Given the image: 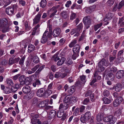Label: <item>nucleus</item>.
I'll return each mask as SVG.
<instances>
[{
  "label": "nucleus",
  "mask_w": 124,
  "mask_h": 124,
  "mask_svg": "<svg viewBox=\"0 0 124 124\" xmlns=\"http://www.w3.org/2000/svg\"><path fill=\"white\" fill-rule=\"evenodd\" d=\"M46 36L47 37V38L49 39H51L52 38V32H48L46 30L44 33Z\"/></svg>",
  "instance_id": "4be33fe9"
},
{
  "label": "nucleus",
  "mask_w": 124,
  "mask_h": 124,
  "mask_svg": "<svg viewBox=\"0 0 124 124\" xmlns=\"http://www.w3.org/2000/svg\"><path fill=\"white\" fill-rule=\"evenodd\" d=\"M72 86L71 88L69 89L68 90V92L70 94H72L75 91V88L74 87Z\"/></svg>",
  "instance_id": "ea45409f"
},
{
  "label": "nucleus",
  "mask_w": 124,
  "mask_h": 124,
  "mask_svg": "<svg viewBox=\"0 0 124 124\" xmlns=\"http://www.w3.org/2000/svg\"><path fill=\"white\" fill-rule=\"evenodd\" d=\"M76 33V34L74 35L75 37H77L79 35V33L78 31V30L76 29H73L71 30L70 32V34L71 35H72Z\"/></svg>",
  "instance_id": "dca6fc26"
},
{
  "label": "nucleus",
  "mask_w": 124,
  "mask_h": 124,
  "mask_svg": "<svg viewBox=\"0 0 124 124\" xmlns=\"http://www.w3.org/2000/svg\"><path fill=\"white\" fill-rule=\"evenodd\" d=\"M8 86L9 87H12L13 86V83L12 80L10 79H7L6 81Z\"/></svg>",
  "instance_id": "a211bd4d"
},
{
  "label": "nucleus",
  "mask_w": 124,
  "mask_h": 124,
  "mask_svg": "<svg viewBox=\"0 0 124 124\" xmlns=\"http://www.w3.org/2000/svg\"><path fill=\"white\" fill-rule=\"evenodd\" d=\"M8 22L5 18L0 19V28H2V31L5 33L9 31V27L7 26Z\"/></svg>",
  "instance_id": "f257e3e1"
},
{
  "label": "nucleus",
  "mask_w": 124,
  "mask_h": 124,
  "mask_svg": "<svg viewBox=\"0 0 124 124\" xmlns=\"http://www.w3.org/2000/svg\"><path fill=\"white\" fill-rule=\"evenodd\" d=\"M45 90L43 88L39 89L36 93L37 95L39 97H44Z\"/></svg>",
  "instance_id": "9b49d317"
},
{
  "label": "nucleus",
  "mask_w": 124,
  "mask_h": 124,
  "mask_svg": "<svg viewBox=\"0 0 124 124\" xmlns=\"http://www.w3.org/2000/svg\"><path fill=\"white\" fill-rule=\"evenodd\" d=\"M53 59L55 61H57V60H59L60 59L59 57L58 56L57 54H55L53 56Z\"/></svg>",
  "instance_id": "69168bd1"
},
{
  "label": "nucleus",
  "mask_w": 124,
  "mask_h": 124,
  "mask_svg": "<svg viewBox=\"0 0 124 124\" xmlns=\"http://www.w3.org/2000/svg\"><path fill=\"white\" fill-rule=\"evenodd\" d=\"M65 40L64 38H62L60 39L59 41L60 45L62 46V45L65 42Z\"/></svg>",
  "instance_id": "680f3d73"
},
{
  "label": "nucleus",
  "mask_w": 124,
  "mask_h": 124,
  "mask_svg": "<svg viewBox=\"0 0 124 124\" xmlns=\"http://www.w3.org/2000/svg\"><path fill=\"white\" fill-rule=\"evenodd\" d=\"M24 24L25 26L26 31H28L31 28V27L28 25V23L27 21H25L24 23Z\"/></svg>",
  "instance_id": "e433bc0d"
},
{
  "label": "nucleus",
  "mask_w": 124,
  "mask_h": 124,
  "mask_svg": "<svg viewBox=\"0 0 124 124\" xmlns=\"http://www.w3.org/2000/svg\"><path fill=\"white\" fill-rule=\"evenodd\" d=\"M114 2V0H108L107 2V4L108 6H111L113 4Z\"/></svg>",
  "instance_id": "a19ab883"
},
{
  "label": "nucleus",
  "mask_w": 124,
  "mask_h": 124,
  "mask_svg": "<svg viewBox=\"0 0 124 124\" xmlns=\"http://www.w3.org/2000/svg\"><path fill=\"white\" fill-rule=\"evenodd\" d=\"M83 21L86 29L90 27V25L94 23L92 19L88 16H86L84 17Z\"/></svg>",
  "instance_id": "7ed1b4c3"
},
{
  "label": "nucleus",
  "mask_w": 124,
  "mask_h": 124,
  "mask_svg": "<svg viewBox=\"0 0 124 124\" xmlns=\"http://www.w3.org/2000/svg\"><path fill=\"white\" fill-rule=\"evenodd\" d=\"M85 108V107L84 106L82 105L79 108V112L80 113L83 112Z\"/></svg>",
  "instance_id": "5fc2aeb1"
},
{
  "label": "nucleus",
  "mask_w": 124,
  "mask_h": 124,
  "mask_svg": "<svg viewBox=\"0 0 124 124\" xmlns=\"http://www.w3.org/2000/svg\"><path fill=\"white\" fill-rule=\"evenodd\" d=\"M102 25V23H101L99 24H98L95 25L94 28V30L95 31H96L98 28L101 26Z\"/></svg>",
  "instance_id": "09e8293b"
},
{
  "label": "nucleus",
  "mask_w": 124,
  "mask_h": 124,
  "mask_svg": "<svg viewBox=\"0 0 124 124\" xmlns=\"http://www.w3.org/2000/svg\"><path fill=\"white\" fill-rule=\"evenodd\" d=\"M40 66L39 64H37L35 65L33 68L31 69V70L34 72Z\"/></svg>",
  "instance_id": "603ef678"
},
{
  "label": "nucleus",
  "mask_w": 124,
  "mask_h": 124,
  "mask_svg": "<svg viewBox=\"0 0 124 124\" xmlns=\"http://www.w3.org/2000/svg\"><path fill=\"white\" fill-rule=\"evenodd\" d=\"M102 100L104 103L105 104H108L111 102V100L107 98L104 97L103 98Z\"/></svg>",
  "instance_id": "c9c22d12"
},
{
  "label": "nucleus",
  "mask_w": 124,
  "mask_h": 124,
  "mask_svg": "<svg viewBox=\"0 0 124 124\" xmlns=\"http://www.w3.org/2000/svg\"><path fill=\"white\" fill-rule=\"evenodd\" d=\"M61 111L59 110L57 112V116L59 118L62 117L61 120L62 121H64L66 118L67 115L65 113H63V111L62 112Z\"/></svg>",
  "instance_id": "0eeeda50"
},
{
  "label": "nucleus",
  "mask_w": 124,
  "mask_h": 124,
  "mask_svg": "<svg viewBox=\"0 0 124 124\" xmlns=\"http://www.w3.org/2000/svg\"><path fill=\"white\" fill-rule=\"evenodd\" d=\"M4 93L6 94H9L11 92V90L9 88L7 87L5 90H4Z\"/></svg>",
  "instance_id": "6e6d98bb"
},
{
  "label": "nucleus",
  "mask_w": 124,
  "mask_h": 124,
  "mask_svg": "<svg viewBox=\"0 0 124 124\" xmlns=\"http://www.w3.org/2000/svg\"><path fill=\"white\" fill-rule=\"evenodd\" d=\"M56 112L54 110H51L49 113V116L51 118L54 117L56 115Z\"/></svg>",
  "instance_id": "f704fd0d"
},
{
  "label": "nucleus",
  "mask_w": 124,
  "mask_h": 124,
  "mask_svg": "<svg viewBox=\"0 0 124 124\" xmlns=\"http://www.w3.org/2000/svg\"><path fill=\"white\" fill-rule=\"evenodd\" d=\"M124 20L123 17L119 18L118 23V24L121 27L124 26V22H123Z\"/></svg>",
  "instance_id": "b1692460"
},
{
  "label": "nucleus",
  "mask_w": 124,
  "mask_h": 124,
  "mask_svg": "<svg viewBox=\"0 0 124 124\" xmlns=\"http://www.w3.org/2000/svg\"><path fill=\"white\" fill-rule=\"evenodd\" d=\"M71 98L70 96L67 95L63 99V101L65 103L69 102L71 101Z\"/></svg>",
  "instance_id": "c756f323"
},
{
  "label": "nucleus",
  "mask_w": 124,
  "mask_h": 124,
  "mask_svg": "<svg viewBox=\"0 0 124 124\" xmlns=\"http://www.w3.org/2000/svg\"><path fill=\"white\" fill-rule=\"evenodd\" d=\"M77 42V40H73L69 45V47L70 48L72 47Z\"/></svg>",
  "instance_id": "49530a36"
},
{
  "label": "nucleus",
  "mask_w": 124,
  "mask_h": 124,
  "mask_svg": "<svg viewBox=\"0 0 124 124\" xmlns=\"http://www.w3.org/2000/svg\"><path fill=\"white\" fill-rule=\"evenodd\" d=\"M90 99L89 98H85L82 102V103L84 105H86L89 101Z\"/></svg>",
  "instance_id": "de8ad7c7"
},
{
  "label": "nucleus",
  "mask_w": 124,
  "mask_h": 124,
  "mask_svg": "<svg viewBox=\"0 0 124 124\" xmlns=\"http://www.w3.org/2000/svg\"><path fill=\"white\" fill-rule=\"evenodd\" d=\"M66 64L68 65L72 64L73 63V62L70 59H67L65 62Z\"/></svg>",
  "instance_id": "8fccbe9b"
},
{
  "label": "nucleus",
  "mask_w": 124,
  "mask_h": 124,
  "mask_svg": "<svg viewBox=\"0 0 124 124\" xmlns=\"http://www.w3.org/2000/svg\"><path fill=\"white\" fill-rule=\"evenodd\" d=\"M46 4V0H41L40 3V7L42 8H44Z\"/></svg>",
  "instance_id": "2f4dec72"
},
{
  "label": "nucleus",
  "mask_w": 124,
  "mask_h": 124,
  "mask_svg": "<svg viewBox=\"0 0 124 124\" xmlns=\"http://www.w3.org/2000/svg\"><path fill=\"white\" fill-rule=\"evenodd\" d=\"M60 6L59 5L54 6L49 10L47 12L48 13H49L50 11L53 12L50 15V17H52L55 15L57 11V9H58L59 10H61V8L59 9Z\"/></svg>",
  "instance_id": "20e7f679"
},
{
  "label": "nucleus",
  "mask_w": 124,
  "mask_h": 124,
  "mask_svg": "<svg viewBox=\"0 0 124 124\" xmlns=\"http://www.w3.org/2000/svg\"><path fill=\"white\" fill-rule=\"evenodd\" d=\"M44 65H43L40 66L35 73V75H37L40 74L41 71L44 69L45 67Z\"/></svg>",
  "instance_id": "5701e85b"
},
{
  "label": "nucleus",
  "mask_w": 124,
  "mask_h": 124,
  "mask_svg": "<svg viewBox=\"0 0 124 124\" xmlns=\"http://www.w3.org/2000/svg\"><path fill=\"white\" fill-rule=\"evenodd\" d=\"M28 52L30 53L34 50L35 47L33 45L30 44L28 46Z\"/></svg>",
  "instance_id": "cd10ccee"
},
{
  "label": "nucleus",
  "mask_w": 124,
  "mask_h": 124,
  "mask_svg": "<svg viewBox=\"0 0 124 124\" xmlns=\"http://www.w3.org/2000/svg\"><path fill=\"white\" fill-rule=\"evenodd\" d=\"M92 94V92L91 91L89 90L85 93V96L86 97H87L89 96H90L91 94Z\"/></svg>",
  "instance_id": "e2e57ef3"
},
{
  "label": "nucleus",
  "mask_w": 124,
  "mask_h": 124,
  "mask_svg": "<svg viewBox=\"0 0 124 124\" xmlns=\"http://www.w3.org/2000/svg\"><path fill=\"white\" fill-rule=\"evenodd\" d=\"M122 87V86L121 84L120 83H118L116 84L115 87L114 88L116 92L120 91L121 90Z\"/></svg>",
  "instance_id": "aec40b11"
},
{
  "label": "nucleus",
  "mask_w": 124,
  "mask_h": 124,
  "mask_svg": "<svg viewBox=\"0 0 124 124\" xmlns=\"http://www.w3.org/2000/svg\"><path fill=\"white\" fill-rule=\"evenodd\" d=\"M113 16V15L111 13H108L106 16V17L108 20H110L111 19Z\"/></svg>",
  "instance_id": "37998d69"
},
{
  "label": "nucleus",
  "mask_w": 124,
  "mask_h": 124,
  "mask_svg": "<svg viewBox=\"0 0 124 124\" xmlns=\"http://www.w3.org/2000/svg\"><path fill=\"white\" fill-rule=\"evenodd\" d=\"M52 93V91L47 90V91H44V97H47L49 96Z\"/></svg>",
  "instance_id": "412c9836"
},
{
  "label": "nucleus",
  "mask_w": 124,
  "mask_h": 124,
  "mask_svg": "<svg viewBox=\"0 0 124 124\" xmlns=\"http://www.w3.org/2000/svg\"><path fill=\"white\" fill-rule=\"evenodd\" d=\"M41 15V14L39 12L36 16L33 19V23L34 24H37L39 22L40 20Z\"/></svg>",
  "instance_id": "9d476101"
},
{
  "label": "nucleus",
  "mask_w": 124,
  "mask_h": 124,
  "mask_svg": "<svg viewBox=\"0 0 124 124\" xmlns=\"http://www.w3.org/2000/svg\"><path fill=\"white\" fill-rule=\"evenodd\" d=\"M83 27V24L82 23H80L78 26L77 28L76 29L79 32V33L81 31V30L82 29Z\"/></svg>",
  "instance_id": "58836bf2"
},
{
  "label": "nucleus",
  "mask_w": 124,
  "mask_h": 124,
  "mask_svg": "<svg viewBox=\"0 0 124 124\" xmlns=\"http://www.w3.org/2000/svg\"><path fill=\"white\" fill-rule=\"evenodd\" d=\"M26 78L25 76L22 75L19 78V80L21 85H28L30 84V82L28 80L25 81Z\"/></svg>",
  "instance_id": "423d86ee"
},
{
  "label": "nucleus",
  "mask_w": 124,
  "mask_h": 124,
  "mask_svg": "<svg viewBox=\"0 0 124 124\" xmlns=\"http://www.w3.org/2000/svg\"><path fill=\"white\" fill-rule=\"evenodd\" d=\"M47 104L46 101H44L40 103L39 104L38 106L39 108L45 107L47 105Z\"/></svg>",
  "instance_id": "a878e982"
},
{
  "label": "nucleus",
  "mask_w": 124,
  "mask_h": 124,
  "mask_svg": "<svg viewBox=\"0 0 124 124\" xmlns=\"http://www.w3.org/2000/svg\"><path fill=\"white\" fill-rule=\"evenodd\" d=\"M79 112V108H77L74 110L73 113V114L75 116H77Z\"/></svg>",
  "instance_id": "13d9d810"
},
{
  "label": "nucleus",
  "mask_w": 124,
  "mask_h": 124,
  "mask_svg": "<svg viewBox=\"0 0 124 124\" xmlns=\"http://www.w3.org/2000/svg\"><path fill=\"white\" fill-rule=\"evenodd\" d=\"M7 63V61L5 60H4L1 62L0 65H1L3 66V65H6Z\"/></svg>",
  "instance_id": "0e129e2a"
},
{
  "label": "nucleus",
  "mask_w": 124,
  "mask_h": 124,
  "mask_svg": "<svg viewBox=\"0 0 124 124\" xmlns=\"http://www.w3.org/2000/svg\"><path fill=\"white\" fill-rule=\"evenodd\" d=\"M124 72L123 70H120L118 71L116 74V77L118 79H120L123 77Z\"/></svg>",
  "instance_id": "4468645a"
},
{
  "label": "nucleus",
  "mask_w": 124,
  "mask_h": 124,
  "mask_svg": "<svg viewBox=\"0 0 124 124\" xmlns=\"http://www.w3.org/2000/svg\"><path fill=\"white\" fill-rule=\"evenodd\" d=\"M124 6V0H122L119 3L118 9H120Z\"/></svg>",
  "instance_id": "a18cd8bd"
},
{
  "label": "nucleus",
  "mask_w": 124,
  "mask_h": 124,
  "mask_svg": "<svg viewBox=\"0 0 124 124\" xmlns=\"http://www.w3.org/2000/svg\"><path fill=\"white\" fill-rule=\"evenodd\" d=\"M69 105L67 104H63L62 103L60 104L59 108V110H63L64 111V110L67 109L69 108Z\"/></svg>",
  "instance_id": "f8f14e48"
},
{
  "label": "nucleus",
  "mask_w": 124,
  "mask_h": 124,
  "mask_svg": "<svg viewBox=\"0 0 124 124\" xmlns=\"http://www.w3.org/2000/svg\"><path fill=\"white\" fill-rule=\"evenodd\" d=\"M84 115L88 119V120L91 117V113L89 111L86 112Z\"/></svg>",
  "instance_id": "79ce46f5"
},
{
  "label": "nucleus",
  "mask_w": 124,
  "mask_h": 124,
  "mask_svg": "<svg viewBox=\"0 0 124 124\" xmlns=\"http://www.w3.org/2000/svg\"><path fill=\"white\" fill-rule=\"evenodd\" d=\"M104 115L102 113H99L97 115V120L98 122H100L103 119Z\"/></svg>",
  "instance_id": "6ab92c4d"
},
{
  "label": "nucleus",
  "mask_w": 124,
  "mask_h": 124,
  "mask_svg": "<svg viewBox=\"0 0 124 124\" xmlns=\"http://www.w3.org/2000/svg\"><path fill=\"white\" fill-rule=\"evenodd\" d=\"M116 119L113 116H110L105 117L104 121L106 122H109L110 124H114L116 121Z\"/></svg>",
  "instance_id": "39448f33"
},
{
  "label": "nucleus",
  "mask_w": 124,
  "mask_h": 124,
  "mask_svg": "<svg viewBox=\"0 0 124 124\" xmlns=\"http://www.w3.org/2000/svg\"><path fill=\"white\" fill-rule=\"evenodd\" d=\"M13 8L11 7L7 8L5 10L6 13L9 15H12L14 13Z\"/></svg>",
  "instance_id": "ddd939ff"
},
{
  "label": "nucleus",
  "mask_w": 124,
  "mask_h": 124,
  "mask_svg": "<svg viewBox=\"0 0 124 124\" xmlns=\"http://www.w3.org/2000/svg\"><path fill=\"white\" fill-rule=\"evenodd\" d=\"M114 7L112 10L113 11H116L117 9H118V5L117 3H115L114 5Z\"/></svg>",
  "instance_id": "4d7b16f0"
},
{
  "label": "nucleus",
  "mask_w": 124,
  "mask_h": 124,
  "mask_svg": "<svg viewBox=\"0 0 124 124\" xmlns=\"http://www.w3.org/2000/svg\"><path fill=\"white\" fill-rule=\"evenodd\" d=\"M109 92L107 90H105L103 92V95L104 96L108 97L110 94Z\"/></svg>",
  "instance_id": "c03bdc74"
},
{
  "label": "nucleus",
  "mask_w": 124,
  "mask_h": 124,
  "mask_svg": "<svg viewBox=\"0 0 124 124\" xmlns=\"http://www.w3.org/2000/svg\"><path fill=\"white\" fill-rule=\"evenodd\" d=\"M47 37L46 36L44 33L42 38L41 39L40 42L41 43H45L47 42Z\"/></svg>",
  "instance_id": "c85d7f7f"
},
{
  "label": "nucleus",
  "mask_w": 124,
  "mask_h": 124,
  "mask_svg": "<svg viewBox=\"0 0 124 124\" xmlns=\"http://www.w3.org/2000/svg\"><path fill=\"white\" fill-rule=\"evenodd\" d=\"M108 65L107 62L105 59L103 58L99 62L97 67V69L100 72H101L105 69L104 66H107Z\"/></svg>",
  "instance_id": "f03ea898"
},
{
  "label": "nucleus",
  "mask_w": 124,
  "mask_h": 124,
  "mask_svg": "<svg viewBox=\"0 0 124 124\" xmlns=\"http://www.w3.org/2000/svg\"><path fill=\"white\" fill-rule=\"evenodd\" d=\"M65 59L64 58L62 57L60 59L58 62L57 65L58 66H60L62 65L64 62Z\"/></svg>",
  "instance_id": "7c9ffc66"
},
{
  "label": "nucleus",
  "mask_w": 124,
  "mask_h": 124,
  "mask_svg": "<svg viewBox=\"0 0 124 124\" xmlns=\"http://www.w3.org/2000/svg\"><path fill=\"white\" fill-rule=\"evenodd\" d=\"M61 16L64 19L66 18L68 16V15L67 14V12L66 11H63L61 13Z\"/></svg>",
  "instance_id": "4c0bfd02"
},
{
  "label": "nucleus",
  "mask_w": 124,
  "mask_h": 124,
  "mask_svg": "<svg viewBox=\"0 0 124 124\" xmlns=\"http://www.w3.org/2000/svg\"><path fill=\"white\" fill-rule=\"evenodd\" d=\"M39 26V24H38L34 28L33 30V32L31 34L32 35H34L36 32L39 31V29L38 28Z\"/></svg>",
  "instance_id": "393cba45"
},
{
  "label": "nucleus",
  "mask_w": 124,
  "mask_h": 124,
  "mask_svg": "<svg viewBox=\"0 0 124 124\" xmlns=\"http://www.w3.org/2000/svg\"><path fill=\"white\" fill-rule=\"evenodd\" d=\"M80 120L82 123H85L88 120V119L84 115L81 116L80 118Z\"/></svg>",
  "instance_id": "72a5a7b5"
},
{
  "label": "nucleus",
  "mask_w": 124,
  "mask_h": 124,
  "mask_svg": "<svg viewBox=\"0 0 124 124\" xmlns=\"http://www.w3.org/2000/svg\"><path fill=\"white\" fill-rule=\"evenodd\" d=\"M22 91L24 93H29L31 91L30 87L28 86H26L23 87L22 89Z\"/></svg>",
  "instance_id": "2eb2a0df"
},
{
  "label": "nucleus",
  "mask_w": 124,
  "mask_h": 124,
  "mask_svg": "<svg viewBox=\"0 0 124 124\" xmlns=\"http://www.w3.org/2000/svg\"><path fill=\"white\" fill-rule=\"evenodd\" d=\"M32 59L33 62L35 63H38L39 61V58L37 55L34 56Z\"/></svg>",
  "instance_id": "473e14b6"
},
{
  "label": "nucleus",
  "mask_w": 124,
  "mask_h": 124,
  "mask_svg": "<svg viewBox=\"0 0 124 124\" xmlns=\"http://www.w3.org/2000/svg\"><path fill=\"white\" fill-rule=\"evenodd\" d=\"M40 66L39 64H37L35 65L33 68L31 69V70L34 72Z\"/></svg>",
  "instance_id": "3c124183"
},
{
  "label": "nucleus",
  "mask_w": 124,
  "mask_h": 124,
  "mask_svg": "<svg viewBox=\"0 0 124 124\" xmlns=\"http://www.w3.org/2000/svg\"><path fill=\"white\" fill-rule=\"evenodd\" d=\"M25 58V57L24 56H23L22 58L19 62V64L20 65H22L23 64Z\"/></svg>",
  "instance_id": "052dcab7"
},
{
  "label": "nucleus",
  "mask_w": 124,
  "mask_h": 124,
  "mask_svg": "<svg viewBox=\"0 0 124 124\" xmlns=\"http://www.w3.org/2000/svg\"><path fill=\"white\" fill-rule=\"evenodd\" d=\"M60 73L56 72L54 74V77L56 78H60Z\"/></svg>",
  "instance_id": "338daca9"
},
{
  "label": "nucleus",
  "mask_w": 124,
  "mask_h": 124,
  "mask_svg": "<svg viewBox=\"0 0 124 124\" xmlns=\"http://www.w3.org/2000/svg\"><path fill=\"white\" fill-rule=\"evenodd\" d=\"M123 100L122 98L121 97H118L114 100L113 102V105L115 107H117L120 104Z\"/></svg>",
  "instance_id": "6e6552de"
},
{
  "label": "nucleus",
  "mask_w": 124,
  "mask_h": 124,
  "mask_svg": "<svg viewBox=\"0 0 124 124\" xmlns=\"http://www.w3.org/2000/svg\"><path fill=\"white\" fill-rule=\"evenodd\" d=\"M14 61L13 58H10L9 60L8 64L10 65L13 64L14 63Z\"/></svg>",
  "instance_id": "bf43d9fd"
},
{
  "label": "nucleus",
  "mask_w": 124,
  "mask_h": 124,
  "mask_svg": "<svg viewBox=\"0 0 124 124\" xmlns=\"http://www.w3.org/2000/svg\"><path fill=\"white\" fill-rule=\"evenodd\" d=\"M61 29L59 28H55L53 31L52 34L54 37L58 36L60 35Z\"/></svg>",
  "instance_id": "1a4fd4ad"
},
{
  "label": "nucleus",
  "mask_w": 124,
  "mask_h": 124,
  "mask_svg": "<svg viewBox=\"0 0 124 124\" xmlns=\"http://www.w3.org/2000/svg\"><path fill=\"white\" fill-rule=\"evenodd\" d=\"M76 17V14L74 13H72L71 14L70 16V20H73Z\"/></svg>",
  "instance_id": "864d4df0"
},
{
  "label": "nucleus",
  "mask_w": 124,
  "mask_h": 124,
  "mask_svg": "<svg viewBox=\"0 0 124 124\" xmlns=\"http://www.w3.org/2000/svg\"><path fill=\"white\" fill-rule=\"evenodd\" d=\"M80 77L81 80V81H83L84 82H85V76L84 75H82L80 76Z\"/></svg>",
  "instance_id": "774afa93"
},
{
  "label": "nucleus",
  "mask_w": 124,
  "mask_h": 124,
  "mask_svg": "<svg viewBox=\"0 0 124 124\" xmlns=\"http://www.w3.org/2000/svg\"><path fill=\"white\" fill-rule=\"evenodd\" d=\"M80 47L78 44H76L75 46L73 49V51L74 53L78 54L79 52Z\"/></svg>",
  "instance_id": "f3484780"
},
{
  "label": "nucleus",
  "mask_w": 124,
  "mask_h": 124,
  "mask_svg": "<svg viewBox=\"0 0 124 124\" xmlns=\"http://www.w3.org/2000/svg\"><path fill=\"white\" fill-rule=\"evenodd\" d=\"M121 113V109L118 108L116 109V110L115 113V115L117 117L120 116Z\"/></svg>",
  "instance_id": "bb28decb"
}]
</instances>
